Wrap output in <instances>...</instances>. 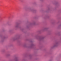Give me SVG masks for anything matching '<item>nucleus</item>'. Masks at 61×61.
<instances>
[{"mask_svg": "<svg viewBox=\"0 0 61 61\" xmlns=\"http://www.w3.org/2000/svg\"><path fill=\"white\" fill-rule=\"evenodd\" d=\"M16 27H17V25L16 26Z\"/></svg>", "mask_w": 61, "mask_h": 61, "instance_id": "obj_1", "label": "nucleus"}]
</instances>
